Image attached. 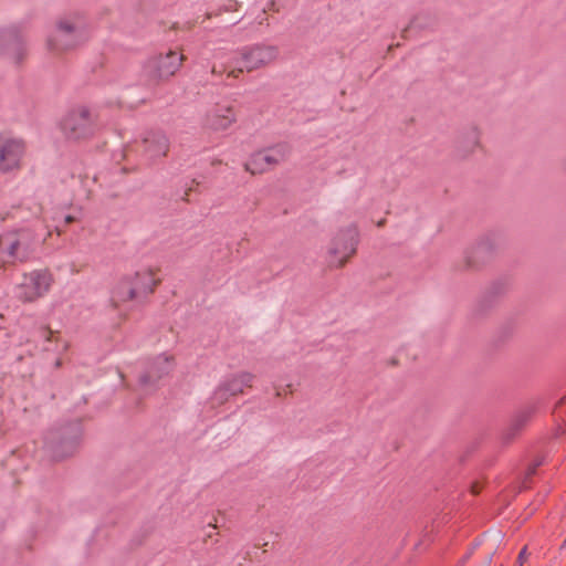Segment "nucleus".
<instances>
[{"mask_svg":"<svg viewBox=\"0 0 566 566\" xmlns=\"http://www.w3.org/2000/svg\"><path fill=\"white\" fill-rule=\"evenodd\" d=\"M61 129L71 140L92 138L98 130L97 114L84 105L74 107L62 119Z\"/></svg>","mask_w":566,"mask_h":566,"instance_id":"obj_1","label":"nucleus"},{"mask_svg":"<svg viewBox=\"0 0 566 566\" xmlns=\"http://www.w3.org/2000/svg\"><path fill=\"white\" fill-rule=\"evenodd\" d=\"M358 245V230L350 224L339 229L331 239L326 260L329 268L342 269L356 254Z\"/></svg>","mask_w":566,"mask_h":566,"instance_id":"obj_2","label":"nucleus"},{"mask_svg":"<svg viewBox=\"0 0 566 566\" xmlns=\"http://www.w3.org/2000/svg\"><path fill=\"white\" fill-rule=\"evenodd\" d=\"M53 282V275L49 270L40 269L25 272L14 285L13 295L23 303H32L45 296Z\"/></svg>","mask_w":566,"mask_h":566,"instance_id":"obj_3","label":"nucleus"},{"mask_svg":"<svg viewBox=\"0 0 566 566\" xmlns=\"http://www.w3.org/2000/svg\"><path fill=\"white\" fill-rule=\"evenodd\" d=\"M279 49L269 44H252L240 49L237 53L235 62L239 65V72H253L269 66L276 61Z\"/></svg>","mask_w":566,"mask_h":566,"instance_id":"obj_4","label":"nucleus"},{"mask_svg":"<svg viewBox=\"0 0 566 566\" xmlns=\"http://www.w3.org/2000/svg\"><path fill=\"white\" fill-rule=\"evenodd\" d=\"M500 244L495 237L484 235L465 250L462 266L468 271H479L496 255Z\"/></svg>","mask_w":566,"mask_h":566,"instance_id":"obj_5","label":"nucleus"},{"mask_svg":"<svg viewBox=\"0 0 566 566\" xmlns=\"http://www.w3.org/2000/svg\"><path fill=\"white\" fill-rule=\"evenodd\" d=\"M31 252L29 234L22 232H10L0 237V269L7 264L23 262Z\"/></svg>","mask_w":566,"mask_h":566,"instance_id":"obj_6","label":"nucleus"},{"mask_svg":"<svg viewBox=\"0 0 566 566\" xmlns=\"http://www.w3.org/2000/svg\"><path fill=\"white\" fill-rule=\"evenodd\" d=\"M78 43V31L76 24L70 19H62L56 22L46 39V49L53 54L66 52Z\"/></svg>","mask_w":566,"mask_h":566,"instance_id":"obj_7","label":"nucleus"},{"mask_svg":"<svg viewBox=\"0 0 566 566\" xmlns=\"http://www.w3.org/2000/svg\"><path fill=\"white\" fill-rule=\"evenodd\" d=\"M184 59L182 54L169 50L165 54H158L149 59L146 64V72L154 81H167L179 71Z\"/></svg>","mask_w":566,"mask_h":566,"instance_id":"obj_8","label":"nucleus"},{"mask_svg":"<svg viewBox=\"0 0 566 566\" xmlns=\"http://www.w3.org/2000/svg\"><path fill=\"white\" fill-rule=\"evenodd\" d=\"M237 122V111L229 102H220L210 106L203 117L202 127L209 132H223Z\"/></svg>","mask_w":566,"mask_h":566,"instance_id":"obj_9","label":"nucleus"},{"mask_svg":"<svg viewBox=\"0 0 566 566\" xmlns=\"http://www.w3.org/2000/svg\"><path fill=\"white\" fill-rule=\"evenodd\" d=\"M286 158V151L283 147H274L254 153L245 163L244 168L252 175L263 174Z\"/></svg>","mask_w":566,"mask_h":566,"instance_id":"obj_10","label":"nucleus"},{"mask_svg":"<svg viewBox=\"0 0 566 566\" xmlns=\"http://www.w3.org/2000/svg\"><path fill=\"white\" fill-rule=\"evenodd\" d=\"M24 155V144L18 139L0 138V171L20 168Z\"/></svg>","mask_w":566,"mask_h":566,"instance_id":"obj_11","label":"nucleus"},{"mask_svg":"<svg viewBox=\"0 0 566 566\" xmlns=\"http://www.w3.org/2000/svg\"><path fill=\"white\" fill-rule=\"evenodd\" d=\"M174 368V355L169 353L159 354L150 359L147 371L140 377V381L145 385L153 384L169 375Z\"/></svg>","mask_w":566,"mask_h":566,"instance_id":"obj_12","label":"nucleus"},{"mask_svg":"<svg viewBox=\"0 0 566 566\" xmlns=\"http://www.w3.org/2000/svg\"><path fill=\"white\" fill-rule=\"evenodd\" d=\"M481 149V132L476 126L462 132L457 140V155L462 159L473 156Z\"/></svg>","mask_w":566,"mask_h":566,"instance_id":"obj_13","label":"nucleus"},{"mask_svg":"<svg viewBox=\"0 0 566 566\" xmlns=\"http://www.w3.org/2000/svg\"><path fill=\"white\" fill-rule=\"evenodd\" d=\"M129 279L139 297L151 294L161 281L158 276V270L153 268L142 269L129 276Z\"/></svg>","mask_w":566,"mask_h":566,"instance_id":"obj_14","label":"nucleus"},{"mask_svg":"<svg viewBox=\"0 0 566 566\" xmlns=\"http://www.w3.org/2000/svg\"><path fill=\"white\" fill-rule=\"evenodd\" d=\"M143 144L145 153L151 158L164 157L169 150L168 138L161 133H148Z\"/></svg>","mask_w":566,"mask_h":566,"instance_id":"obj_15","label":"nucleus"},{"mask_svg":"<svg viewBox=\"0 0 566 566\" xmlns=\"http://www.w3.org/2000/svg\"><path fill=\"white\" fill-rule=\"evenodd\" d=\"M138 297L139 295L135 290L132 280L127 276L122 279L113 289L111 302L114 307H119L120 305Z\"/></svg>","mask_w":566,"mask_h":566,"instance_id":"obj_16","label":"nucleus"},{"mask_svg":"<svg viewBox=\"0 0 566 566\" xmlns=\"http://www.w3.org/2000/svg\"><path fill=\"white\" fill-rule=\"evenodd\" d=\"M254 378L255 377L252 373L241 371L227 377L222 381L227 386L230 395L234 397L242 395L244 392V388H252Z\"/></svg>","mask_w":566,"mask_h":566,"instance_id":"obj_17","label":"nucleus"},{"mask_svg":"<svg viewBox=\"0 0 566 566\" xmlns=\"http://www.w3.org/2000/svg\"><path fill=\"white\" fill-rule=\"evenodd\" d=\"M40 334L45 343L55 345L54 347L45 346L46 350L64 353L69 349V342L62 339L57 332H53L50 328L43 327L41 328Z\"/></svg>","mask_w":566,"mask_h":566,"instance_id":"obj_18","label":"nucleus"},{"mask_svg":"<svg viewBox=\"0 0 566 566\" xmlns=\"http://www.w3.org/2000/svg\"><path fill=\"white\" fill-rule=\"evenodd\" d=\"M76 443L75 439H67L65 441H61V443H54L52 440L50 442V448L56 458H64L75 451Z\"/></svg>","mask_w":566,"mask_h":566,"instance_id":"obj_19","label":"nucleus"},{"mask_svg":"<svg viewBox=\"0 0 566 566\" xmlns=\"http://www.w3.org/2000/svg\"><path fill=\"white\" fill-rule=\"evenodd\" d=\"M231 397L232 396L228 391L227 386L224 385L223 381H221L214 389L211 396V401L213 405L221 406L226 403Z\"/></svg>","mask_w":566,"mask_h":566,"instance_id":"obj_20","label":"nucleus"},{"mask_svg":"<svg viewBox=\"0 0 566 566\" xmlns=\"http://www.w3.org/2000/svg\"><path fill=\"white\" fill-rule=\"evenodd\" d=\"M541 465V462L535 463L534 465L530 467L527 470V476L533 475L536 472V468Z\"/></svg>","mask_w":566,"mask_h":566,"instance_id":"obj_21","label":"nucleus"},{"mask_svg":"<svg viewBox=\"0 0 566 566\" xmlns=\"http://www.w3.org/2000/svg\"><path fill=\"white\" fill-rule=\"evenodd\" d=\"M238 7L237 1L230 0V4L226 8L227 11H235Z\"/></svg>","mask_w":566,"mask_h":566,"instance_id":"obj_22","label":"nucleus"},{"mask_svg":"<svg viewBox=\"0 0 566 566\" xmlns=\"http://www.w3.org/2000/svg\"><path fill=\"white\" fill-rule=\"evenodd\" d=\"M526 558V548H523L518 555V562H520V565L522 566L523 562L525 560Z\"/></svg>","mask_w":566,"mask_h":566,"instance_id":"obj_23","label":"nucleus"},{"mask_svg":"<svg viewBox=\"0 0 566 566\" xmlns=\"http://www.w3.org/2000/svg\"><path fill=\"white\" fill-rule=\"evenodd\" d=\"M74 220H75V219H74V217H72V216H67V217H65V223H66V224L72 223Z\"/></svg>","mask_w":566,"mask_h":566,"instance_id":"obj_24","label":"nucleus"},{"mask_svg":"<svg viewBox=\"0 0 566 566\" xmlns=\"http://www.w3.org/2000/svg\"><path fill=\"white\" fill-rule=\"evenodd\" d=\"M218 14H219V12L218 13L208 12L206 14V19H211L212 17L218 15Z\"/></svg>","mask_w":566,"mask_h":566,"instance_id":"obj_25","label":"nucleus"},{"mask_svg":"<svg viewBox=\"0 0 566 566\" xmlns=\"http://www.w3.org/2000/svg\"><path fill=\"white\" fill-rule=\"evenodd\" d=\"M209 527H211L212 530H216V525L210 524Z\"/></svg>","mask_w":566,"mask_h":566,"instance_id":"obj_26","label":"nucleus"},{"mask_svg":"<svg viewBox=\"0 0 566 566\" xmlns=\"http://www.w3.org/2000/svg\"><path fill=\"white\" fill-rule=\"evenodd\" d=\"M207 537L211 538V537H212V534H211V533H208V534H207Z\"/></svg>","mask_w":566,"mask_h":566,"instance_id":"obj_27","label":"nucleus"},{"mask_svg":"<svg viewBox=\"0 0 566 566\" xmlns=\"http://www.w3.org/2000/svg\"><path fill=\"white\" fill-rule=\"evenodd\" d=\"M563 403H565V405H566V398L563 400Z\"/></svg>","mask_w":566,"mask_h":566,"instance_id":"obj_28","label":"nucleus"}]
</instances>
